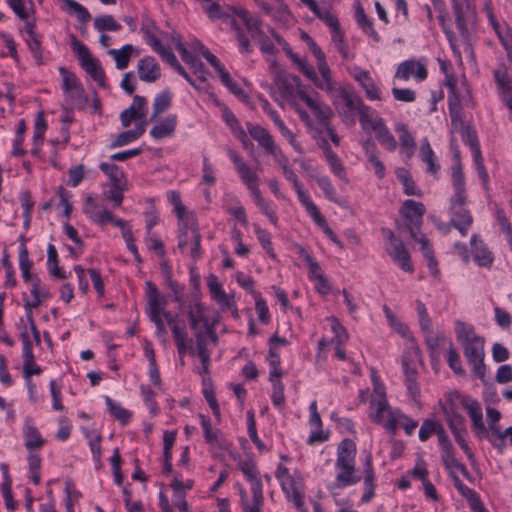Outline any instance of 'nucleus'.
<instances>
[{
    "mask_svg": "<svg viewBox=\"0 0 512 512\" xmlns=\"http://www.w3.org/2000/svg\"><path fill=\"white\" fill-rule=\"evenodd\" d=\"M199 418L206 443L210 445L216 444L218 442L221 431L219 429L212 428L211 420L208 416L199 414Z\"/></svg>",
    "mask_w": 512,
    "mask_h": 512,
    "instance_id": "51",
    "label": "nucleus"
},
{
    "mask_svg": "<svg viewBox=\"0 0 512 512\" xmlns=\"http://www.w3.org/2000/svg\"><path fill=\"white\" fill-rule=\"evenodd\" d=\"M133 51V45L126 44L121 49H111L108 53L113 56L117 69L123 70L127 68Z\"/></svg>",
    "mask_w": 512,
    "mask_h": 512,
    "instance_id": "47",
    "label": "nucleus"
},
{
    "mask_svg": "<svg viewBox=\"0 0 512 512\" xmlns=\"http://www.w3.org/2000/svg\"><path fill=\"white\" fill-rule=\"evenodd\" d=\"M69 98L71 105L82 108L87 103V96L82 85L73 87V89L64 92Z\"/></svg>",
    "mask_w": 512,
    "mask_h": 512,
    "instance_id": "63",
    "label": "nucleus"
},
{
    "mask_svg": "<svg viewBox=\"0 0 512 512\" xmlns=\"http://www.w3.org/2000/svg\"><path fill=\"white\" fill-rule=\"evenodd\" d=\"M238 466L247 481L251 483V492L253 502H260L264 500L263 496V484L259 477V470L256 463L252 459L240 460Z\"/></svg>",
    "mask_w": 512,
    "mask_h": 512,
    "instance_id": "18",
    "label": "nucleus"
},
{
    "mask_svg": "<svg viewBox=\"0 0 512 512\" xmlns=\"http://www.w3.org/2000/svg\"><path fill=\"white\" fill-rule=\"evenodd\" d=\"M247 130L252 139L258 143V146L261 147L267 155L274 158L275 162L282 168V171L290 168L287 156L275 143L274 137L266 128L258 124L247 123Z\"/></svg>",
    "mask_w": 512,
    "mask_h": 512,
    "instance_id": "7",
    "label": "nucleus"
},
{
    "mask_svg": "<svg viewBox=\"0 0 512 512\" xmlns=\"http://www.w3.org/2000/svg\"><path fill=\"white\" fill-rule=\"evenodd\" d=\"M455 333L466 362L472 368L473 375L484 381L486 377V365L484 363L485 338L476 333L473 325L460 320L455 322Z\"/></svg>",
    "mask_w": 512,
    "mask_h": 512,
    "instance_id": "2",
    "label": "nucleus"
},
{
    "mask_svg": "<svg viewBox=\"0 0 512 512\" xmlns=\"http://www.w3.org/2000/svg\"><path fill=\"white\" fill-rule=\"evenodd\" d=\"M356 443L350 439H343L337 447V458L335 467L337 475L335 482L328 486V489H343L348 486H352L360 482V475L356 474Z\"/></svg>",
    "mask_w": 512,
    "mask_h": 512,
    "instance_id": "4",
    "label": "nucleus"
},
{
    "mask_svg": "<svg viewBox=\"0 0 512 512\" xmlns=\"http://www.w3.org/2000/svg\"><path fill=\"white\" fill-rule=\"evenodd\" d=\"M461 404L469 414L475 433L477 435L485 434L486 428L483 423V413L480 403L475 399L464 396L461 399Z\"/></svg>",
    "mask_w": 512,
    "mask_h": 512,
    "instance_id": "24",
    "label": "nucleus"
},
{
    "mask_svg": "<svg viewBox=\"0 0 512 512\" xmlns=\"http://www.w3.org/2000/svg\"><path fill=\"white\" fill-rule=\"evenodd\" d=\"M310 51L313 53L317 60V66L320 75L322 76V80H316L315 85L328 93H331L335 89V83L332 80L331 70L326 62L325 53L318 46V44L314 41L313 38H309V43L307 44Z\"/></svg>",
    "mask_w": 512,
    "mask_h": 512,
    "instance_id": "16",
    "label": "nucleus"
},
{
    "mask_svg": "<svg viewBox=\"0 0 512 512\" xmlns=\"http://www.w3.org/2000/svg\"><path fill=\"white\" fill-rule=\"evenodd\" d=\"M447 364L456 375H465V370L462 367L460 355L451 341H449V348L447 351Z\"/></svg>",
    "mask_w": 512,
    "mask_h": 512,
    "instance_id": "56",
    "label": "nucleus"
},
{
    "mask_svg": "<svg viewBox=\"0 0 512 512\" xmlns=\"http://www.w3.org/2000/svg\"><path fill=\"white\" fill-rule=\"evenodd\" d=\"M314 209H307V213L311 216L313 221L323 229V232L328 236V238L338 245L340 248L343 247L342 242L339 240L338 236L334 233V231L329 227L325 217L319 211L318 207L314 204Z\"/></svg>",
    "mask_w": 512,
    "mask_h": 512,
    "instance_id": "39",
    "label": "nucleus"
},
{
    "mask_svg": "<svg viewBox=\"0 0 512 512\" xmlns=\"http://www.w3.org/2000/svg\"><path fill=\"white\" fill-rule=\"evenodd\" d=\"M266 360L270 367L269 377H283L284 371L281 368V357L275 346L269 347Z\"/></svg>",
    "mask_w": 512,
    "mask_h": 512,
    "instance_id": "52",
    "label": "nucleus"
},
{
    "mask_svg": "<svg viewBox=\"0 0 512 512\" xmlns=\"http://www.w3.org/2000/svg\"><path fill=\"white\" fill-rule=\"evenodd\" d=\"M273 83L276 86L280 97L290 103L294 102L296 97L299 98L300 92H305L300 87V78L291 75L285 71H277L273 78Z\"/></svg>",
    "mask_w": 512,
    "mask_h": 512,
    "instance_id": "14",
    "label": "nucleus"
},
{
    "mask_svg": "<svg viewBox=\"0 0 512 512\" xmlns=\"http://www.w3.org/2000/svg\"><path fill=\"white\" fill-rule=\"evenodd\" d=\"M158 299L160 302L164 301L163 311H159V317L161 319L166 320L167 324L170 326L174 341L176 343L178 354L183 357L186 355L188 350L187 340H188V332L186 326L181 324L176 320V317L167 310L168 300L167 298L158 290L157 286L152 281L146 282V300L147 305L146 308H150V303L152 299Z\"/></svg>",
    "mask_w": 512,
    "mask_h": 512,
    "instance_id": "5",
    "label": "nucleus"
},
{
    "mask_svg": "<svg viewBox=\"0 0 512 512\" xmlns=\"http://www.w3.org/2000/svg\"><path fill=\"white\" fill-rule=\"evenodd\" d=\"M420 158L427 164V172L437 175L440 170V165L436 162L434 151L432 150L427 138L422 141L420 148Z\"/></svg>",
    "mask_w": 512,
    "mask_h": 512,
    "instance_id": "38",
    "label": "nucleus"
},
{
    "mask_svg": "<svg viewBox=\"0 0 512 512\" xmlns=\"http://www.w3.org/2000/svg\"><path fill=\"white\" fill-rule=\"evenodd\" d=\"M261 108L271 118V120L274 122L275 126L281 133V135L288 140V142L294 148V150L301 153L302 147L300 143L296 140L294 134L290 131V129L285 125L284 121L281 119L278 112L272 108L268 100H261Z\"/></svg>",
    "mask_w": 512,
    "mask_h": 512,
    "instance_id": "20",
    "label": "nucleus"
},
{
    "mask_svg": "<svg viewBox=\"0 0 512 512\" xmlns=\"http://www.w3.org/2000/svg\"><path fill=\"white\" fill-rule=\"evenodd\" d=\"M333 105L338 111L343 122L347 124H355L354 112H358L364 104L363 100L354 92L340 87L338 90L334 89Z\"/></svg>",
    "mask_w": 512,
    "mask_h": 512,
    "instance_id": "11",
    "label": "nucleus"
},
{
    "mask_svg": "<svg viewBox=\"0 0 512 512\" xmlns=\"http://www.w3.org/2000/svg\"><path fill=\"white\" fill-rule=\"evenodd\" d=\"M247 430L251 441L256 446L258 451L260 453L268 451L267 446L264 444V442L259 438L257 434L255 417L253 411L251 410L247 412Z\"/></svg>",
    "mask_w": 512,
    "mask_h": 512,
    "instance_id": "53",
    "label": "nucleus"
},
{
    "mask_svg": "<svg viewBox=\"0 0 512 512\" xmlns=\"http://www.w3.org/2000/svg\"><path fill=\"white\" fill-rule=\"evenodd\" d=\"M24 446L29 452L40 450L46 443L31 417H26L23 425Z\"/></svg>",
    "mask_w": 512,
    "mask_h": 512,
    "instance_id": "22",
    "label": "nucleus"
},
{
    "mask_svg": "<svg viewBox=\"0 0 512 512\" xmlns=\"http://www.w3.org/2000/svg\"><path fill=\"white\" fill-rule=\"evenodd\" d=\"M29 477L35 485L41 480V457L38 453L30 452L28 457Z\"/></svg>",
    "mask_w": 512,
    "mask_h": 512,
    "instance_id": "58",
    "label": "nucleus"
},
{
    "mask_svg": "<svg viewBox=\"0 0 512 512\" xmlns=\"http://www.w3.org/2000/svg\"><path fill=\"white\" fill-rule=\"evenodd\" d=\"M70 37L72 50L77 55L81 67L95 82H97L100 87L105 88L106 77L99 60L94 58L87 46L77 40L74 35H71Z\"/></svg>",
    "mask_w": 512,
    "mask_h": 512,
    "instance_id": "10",
    "label": "nucleus"
},
{
    "mask_svg": "<svg viewBox=\"0 0 512 512\" xmlns=\"http://www.w3.org/2000/svg\"><path fill=\"white\" fill-rule=\"evenodd\" d=\"M297 254L303 258L309 268V278L311 280L319 279V275H324L322 269L314 257L301 245H297Z\"/></svg>",
    "mask_w": 512,
    "mask_h": 512,
    "instance_id": "45",
    "label": "nucleus"
},
{
    "mask_svg": "<svg viewBox=\"0 0 512 512\" xmlns=\"http://www.w3.org/2000/svg\"><path fill=\"white\" fill-rule=\"evenodd\" d=\"M396 176L403 185V191L408 196H421L422 192L417 187L415 181L410 175L409 171L405 168H398L396 170Z\"/></svg>",
    "mask_w": 512,
    "mask_h": 512,
    "instance_id": "40",
    "label": "nucleus"
},
{
    "mask_svg": "<svg viewBox=\"0 0 512 512\" xmlns=\"http://www.w3.org/2000/svg\"><path fill=\"white\" fill-rule=\"evenodd\" d=\"M373 131L375 132L377 141L384 149L390 152L396 149V139L386 126L383 118L376 117V122L373 123Z\"/></svg>",
    "mask_w": 512,
    "mask_h": 512,
    "instance_id": "28",
    "label": "nucleus"
},
{
    "mask_svg": "<svg viewBox=\"0 0 512 512\" xmlns=\"http://www.w3.org/2000/svg\"><path fill=\"white\" fill-rule=\"evenodd\" d=\"M254 232H255V234L257 236V239H258L260 245L262 246V248L266 251V253L272 259H275L276 258V254H275L274 249L272 247L270 233L266 229H263V228H261L260 226H258L256 224H254Z\"/></svg>",
    "mask_w": 512,
    "mask_h": 512,
    "instance_id": "59",
    "label": "nucleus"
},
{
    "mask_svg": "<svg viewBox=\"0 0 512 512\" xmlns=\"http://www.w3.org/2000/svg\"><path fill=\"white\" fill-rule=\"evenodd\" d=\"M450 148L453 150V158H454V164L451 168L452 184L457 185V187H461L462 183H466V182H465V175L463 172V166L461 163V152L459 150L457 139L454 136H452L450 138Z\"/></svg>",
    "mask_w": 512,
    "mask_h": 512,
    "instance_id": "29",
    "label": "nucleus"
},
{
    "mask_svg": "<svg viewBox=\"0 0 512 512\" xmlns=\"http://www.w3.org/2000/svg\"><path fill=\"white\" fill-rule=\"evenodd\" d=\"M177 125V116L169 115L150 130V136L154 139H163L174 134Z\"/></svg>",
    "mask_w": 512,
    "mask_h": 512,
    "instance_id": "32",
    "label": "nucleus"
},
{
    "mask_svg": "<svg viewBox=\"0 0 512 512\" xmlns=\"http://www.w3.org/2000/svg\"><path fill=\"white\" fill-rule=\"evenodd\" d=\"M172 103L171 93L169 91H163L156 95L153 102V112L151 119L156 118L161 113L165 112Z\"/></svg>",
    "mask_w": 512,
    "mask_h": 512,
    "instance_id": "54",
    "label": "nucleus"
},
{
    "mask_svg": "<svg viewBox=\"0 0 512 512\" xmlns=\"http://www.w3.org/2000/svg\"><path fill=\"white\" fill-rule=\"evenodd\" d=\"M105 403L108 412L121 424L125 425L130 421L132 414L128 409L113 401L109 396L105 397Z\"/></svg>",
    "mask_w": 512,
    "mask_h": 512,
    "instance_id": "43",
    "label": "nucleus"
},
{
    "mask_svg": "<svg viewBox=\"0 0 512 512\" xmlns=\"http://www.w3.org/2000/svg\"><path fill=\"white\" fill-rule=\"evenodd\" d=\"M25 43L37 66L44 64L42 35L36 31V21H26L24 26Z\"/></svg>",
    "mask_w": 512,
    "mask_h": 512,
    "instance_id": "19",
    "label": "nucleus"
},
{
    "mask_svg": "<svg viewBox=\"0 0 512 512\" xmlns=\"http://www.w3.org/2000/svg\"><path fill=\"white\" fill-rule=\"evenodd\" d=\"M441 459L447 469L454 467L458 469L465 478L470 479V473L467 467L464 464L458 462L455 458L454 448L449 450H442Z\"/></svg>",
    "mask_w": 512,
    "mask_h": 512,
    "instance_id": "50",
    "label": "nucleus"
},
{
    "mask_svg": "<svg viewBox=\"0 0 512 512\" xmlns=\"http://www.w3.org/2000/svg\"><path fill=\"white\" fill-rule=\"evenodd\" d=\"M30 293L32 296L31 300H28V303H31L30 306H41V304L51 298V293L49 288L42 283L41 279H34V282L30 284Z\"/></svg>",
    "mask_w": 512,
    "mask_h": 512,
    "instance_id": "35",
    "label": "nucleus"
},
{
    "mask_svg": "<svg viewBox=\"0 0 512 512\" xmlns=\"http://www.w3.org/2000/svg\"><path fill=\"white\" fill-rule=\"evenodd\" d=\"M315 180H316V183L318 184V186L323 191L325 197L332 202H337V199H336L337 192H336V189L333 186L330 178L326 175H323V176L316 177Z\"/></svg>",
    "mask_w": 512,
    "mask_h": 512,
    "instance_id": "64",
    "label": "nucleus"
},
{
    "mask_svg": "<svg viewBox=\"0 0 512 512\" xmlns=\"http://www.w3.org/2000/svg\"><path fill=\"white\" fill-rule=\"evenodd\" d=\"M473 259L480 267L490 268L494 261V255L487 245L477 234H473L470 239Z\"/></svg>",
    "mask_w": 512,
    "mask_h": 512,
    "instance_id": "23",
    "label": "nucleus"
},
{
    "mask_svg": "<svg viewBox=\"0 0 512 512\" xmlns=\"http://www.w3.org/2000/svg\"><path fill=\"white\" fill-rule=\"evenodd\" d=\"M325 158L331 168V171L337 177H339L341 180H344L346 183H348L349 180L347 178V174L345 172L344 165L341 162L338 155L333 151V152L329 153L328 155H326Z\"/></svg>",
    "mask_w": 512,
    "mask_h": 512,
    "instance_id": "60",
    "label": "nucleus"
},
{
    "mask_svg": "<svg viewBox=\"0 0 512 512\" xmlns=\"http://www.w3.org/2000/svg\"><path fill=\"white\" fill-rule=\"evenodd\" d=\"M188 319L190 328L192 330L198 329V325L202 323L207 326L209 321L205 316L204 306L201 303H195L188 312Z\"/></svg>",
    "mask_w": 512,
    "mask_h": 512,
    "instance_id": "49",
    "label": "nucleus"
},
{
    "mask_svg": "<svg viewBox=\"0 0 512 512\" xmlns=\"http://www.w3.org/2000/svg\"><path fill=\"white\" fill-rule=\"evenodd\" d=\"M466 183L461 187L452 184L454 195L450 199V225L456 228L462 236H466L473 223V217L470 211L465 208L467 203Z\"/></svg>",
    "mask_w": 512,
    "mask_h": 512,
    "instance_id": "6",
    "label": "nucleus"
},
{
    "mask_svg": "<svg viewBox=\"0 0 512 512\" xmlns=\"http://www.w3.org/2000/svg\"><path fill=\"white\" fill-rule=\"evenodd\" d=\"M236 14L242 24L233 19L231 28L235 33L238 50L241 54L249 55L253 52L250 37L257 40L259 49L263 54L276 55L278 53V49L263 31V22L259 16H253L245 9H240Z\"/></svg>",
    "mask_w": 512,
    "mask_h": 512,
    "instance_id": "1",
    "label": "nucleus"
},
{
    "mask_svg": "<svg viewBox=\"0 0 512 512\" xmlns=\"http://www.w3.org/2000/svg\"><path fill=\"white\" fill-rule=\"evenodd\" d=\"M354 17L357 25L365 34L369 35L375 42H380V35L374 29L372 20L368 18L364 8L361 6L359 2L356 6Z\"/></svg>",
    "mask_w": 512,
    "mask_h": 512,
    "instance_id": "33",
    "label": "nucleus"
},
{
    "mask_svg": "<svg viewBox=\"0 0 512 512\" xmlns=\"http://www.w3.org/2000/svg\"><path fill=\"white\" fill-rule=\"evenodd\" d=\"M282 377H269V382L272 385L271 401L272 404L279 410L285 407L284 384L281 381Z\"/></svg>",
    "mask_w": 512,
    "mask_h": 512,
    "instance_id": "42",
    "label": "nucleus"
},
{
    "mask_svg": "<svg viewBox=\"0 0 512 512\" xmlns=\"http://www.w3.org/2000/svg\"><path fill=\"white\" fill-rule=\"evenodd\" d=\"M221 112H222V118H223L224 122L230 128L232 133L234 135L241 134L243 136L244 129L241 126L238 119L236 118L235 114L230 110V108L228 106L223 107V110Z\"/></svg>",
    "mask_w": 512,
    "mask_h": 512,
    "instance_id": "62",
    "label": "nucleus"
},
{
    "mask_svg": "<svg viewBox=\"0 0 512 512\" xmlns=\"http://www.w3.org/2000/svg\"><path fill=\"white\" fill-rule=\"evenodd\" d=\"M457 491L467 500L472 512H479L485 508L480 495L467 485L463 484L461 487H458Z\"/></svg>",
    "mask_w": 512,
    "mask_h": 512,
    "instance_id": "46",
    "label": "nucleus"
},
{
    "mask_svg": "<svg viewBox=\"0 0 512 512\" xmlns=\"http://www.w3.org/2000/svg\"><path fill=\"white\" fill-rule=\"evenodd\" d=\"M20 324L23 325V330L20 334L22 341L23 376L25 379H31V376L41 374L42 368L35 363L32 341L30 340L23 319L20 320Z\"/></svg>",
    "mask_w": 512,
    "mask_h": 512,
    "instance_id": "17",
    "label": "nucleus"
},
{
    "mask_svg": "<svg viewBox=\"0 0 512 512\" xmlns=\"http://www.w3.org/2000/svg\"><path fill=\"white\" fill-rule=\"evenodd\" d=\"M371 406L375 408V413L371 417L372 421L395 436L397 434V418L395 411L389 407L387 399L372 400Z\"/></svg>",
    "mask_w": 512,
    "mask_h": 512,
    "instance_id": "15",
    "label": "nucleus"
},
{
    "mask_svg": "<svg viewBox=\"0 0 512 512\" xmlns=\"http://www.w3.org/2000/svg\"><path fill=\"white\" fill-rule=\"evenodd\" d=\"M284 177L290 181L297 193L298 200L300 203L305 207V209H314V202L310 198V196L304 191L302 183L298 180L297 175L295 174L294 170L291 168L285 169L283 171Z\"/></svg>",
    "mask_w": 512,
    "mask_h": 512,
    "instance_id": "31",
    "label": "nucleus"
},
{
    "mask_svg": "<svg viewBox=\"0 0 512 512\" xmlns=\"http://www.w3.org/2000/svg\"><path fill=\"white\" fill-rule=\"evenodd\" d=\"M454 14H455V24L458 32L464 40H468L469 31L466 24V15L470 12L471 8L462 7L454 1V6H452Z\"/></svg>",
    "mask_w": 512,
    "mask_h": 512,
    "instance_id": "44",
    "label": "nucleus"
},
{
    "mask_svg": "<svg viewBox=\"0 0 512 512\" xmlns=\"http://www.w3.org/2000/svg\"><path fill=\"white\" fill-rule=\"evenodd\" d=\"M63 3L65 4L67 11L69 13H74L83 25H86V23L91 20L90 12L87 10L86 7L79 4L77 1L63 0Z\"/></svg>",
    "mask_w": 512,
    "mask_h": 512,
    "instance_id": "55",
    "label": "nucleus"
},
{
    "mask_svg": "<svg viewBox=\"0 0 512 512\" xmlns=\"http://www.w3.org/2000/svg\"><path fill=\"white\" fill-rule=\"evenodd\" d=\"M99 168L109 177L113 187L125 185L124 173L118 165L114 163L101 162Z\"/></svg>",
    "mask_w": 512,
    "mask_h": 512,
    "instance_id": "41",
    "label": "nucleus"
},
{
    "mask_svg": "<svg viewBox=\"0 0 512 512\" xmlns=\"http://www.w3.org/2000/svg\"><path fill=\"white\" fill-rule=\"evenodd\" d=\"M47 269L52 277L66 279V272L59 266L58 253L53 244L47 246Z\"/></svg>",
    "mask_w": 512,
    "mask_h": 512,
    "instance_id": "36",
    "label": "nucleus"
},
{
    "mask_svg": "<svg viewBox=\"0 0 512 512\" xmlns=\"http://www.w3.org/2000/svg\"><path fill=\"white\" fill-rule=\"evenodd\" d=\"M163 306L164 301L160 302L158 299L154 298L150 303V308H145V312L149 320L155 325L156 336L165 341L168 331L163 319L159 317V311H163Z\"/></svg>",
    "mask_w": 512,
    "mask_h": 512,
    "instance_id": "27",
    "label": "nucleus"
},
{
    "mask_svg": "<svg viewBox=\"0 0 512 512\" xmlns=\"http://www.w3.org/2000/svg\"><path fill=\"white\" fill-rule=\"evenodd\" d=\"M227 155L233 163L241 182L250 191L256 206L268 217L269 221L276 226L278 216L272 205L262 196L259 189V175L257 172L245 162L244 158L237 151L228 148Z\"/></svg>",
    "mask_w": 512,
    "mask_h": 512,
    "instance_id": "3",
    "label": "nucleus"
},
{
    "mask_svg": "<svg viewBox=\"0 0 512 512\" xmlns=\"http://www.w3.org/2000/svg\"><path fill=\"white\" fill-rule=\"evenodd\" d=\"M353 78L365 91V95L368 100H381V90L378 84L372 78L369 71L356 69L355 73L353 74Z\"/></svg>",
    "mask_w": 512,
    "mask_h": 512,
    "instance_id": "25",
    "label": "nucleus"
},
{
    "mask_svg": "<svg viewBox=\"0 0 512 512\" xmlns=\"http://www.w3.org/2000/svg\"><path fill=\"white\" fill-rule=\"evenodd\" d=\"M453 125L458 128L463 143L468 145L470 150L480 147L477 131L471 125H466L462 119Z\"/></svg>",
    "mask_w": 512,
    "mask_h": 512,
    "instance_id": "37",
    "label": "nucleus"
},
{
    "mask_svg": "<svg viewBox=\"0 0 512 512\" xmlns=\"http://www.w3.org/2000/svg\"><path fill=\"white\" fill-rule=\"evenodd\" d=\"M448 108L452 124H456L461 118L462 107L460 98L455 91H450L448 94Z\"/></svg>",
    "mask_w": 512,
    "mask_h": 512,
    "instance_id": "61",
    "label": "nucleus"
},
{
    "mask_svg": "<svg viewBox=\"0 0 512 512\" xmlns=\"http://www.w3.org/2000/svg\"><path fill=\"white\" fill-rule=\"evenodd\" d=\"M382 231L390 243V247L387 248L389 256L403 271L413 273L414 267L411 256L405 248L403 241L397 238L390 229H382Z\"/></svg>",
    "mask_w": 512,
    "mask_h": 512,
    "instance_id": "13",
    "label": "nucleus"
},
{
    "mask_svg": "<svg viewBox=\"0 0 512 512\" xmlns=\"http://www.w3.org/2000/svg\"><path fill=\"white\" fill-rule=\"evenodd\" d=\"M138 76L141 81L152 83L161 77V68L156 59L146 56L138 61Z\"/></svg>",
    "mask_w": 512,
    "mask_h": 512,
    "instance_id": "26",
    "label": "nucleus"
},
{
    "mask_svg": "<svg viewBox=\"0 0 512 512\" xmlns=\"http://www.w3.org/2000/svg\"><path fill=\"white\" fill-rule=\"evenodd\" d=\"M493 78L496 84L497 94L500 98L512 93V77L509 75L505 65H501L493 71Z\"/></svg>",
    "mask_w": 512,
    "mask_h": 512,
    "instance_id": "30",
    "label": "nucleus"
},
{
    "mask_svg": "<svg viewBox=\"0 0 512 512\" xmlns=\"http://www.w3.org/2000/svg\"><path fill=\"white\" fill-rule=\"evenodd\" d=\"M141 32L145 35L147 43L151 47L159 46V42H160V40L158 38L159 29L156 26L155 22L147 16L143 17L142 25H141Z\"/></svg>",
    "mask_w": 512,
    "mask_h": 512,
    "instance_id": "48",
    "label": "nucleus"
},
{
    "mask_svg": "<svg viewBox=\"0 0 512 512\" xmlns=\"http://www.w3.org/2000/svg\"><path fill=\"white\" fill-rule=\"evenodd\" d=\"M425 206L421 202L407 199L400 207L399 213L405 220V226L413 240H417V234H420L425 214Z\"/></svg>",
    "mask_w": 512,
    "mask_h": 512,
    "instance_id": "12",
    "label": "nucleus"
},
{
    "mask_svg": "<svg viewBox=\"0 0 512 512\" xmlns=\"http://www.w3.org/2000/svg\"><path fill=\"white\" fill-rule=\"evenodd\" d=\"M94 28L99 32L119 31L121 25L114 19L112 15H101L94 19Z\"/></svg>",
    "mask_w": 512,
    "mask_h": 512,
    "instance_id": "57",
    "label": "nucleus"
},
{
    "mask_svg": "<svg viewBox=\"0 0 512 512\" xmlns=\"http://www.w3.org/2000/svg\"><path fill=\"white\" fill-rule=\"evenodd\" d=\"M427 75L428 71L425 65L415 60H406L398 65L394 78L407 81L414 77L416 81L420 82L425 80Z\"/></svg>",
    "mask_w": 512,
    "mask_h": 512,
    "instance_id": "21",
    "label": "nucleus"
},
{
    "mask_svg": "<svg viewBox=\"0 0 512 512\" xmlns=\"http://www.w3.org/2000/svg\"><path fill=\"white\" fill-rule=\"evenodd\" d=\"M186 226L189 227L190 232L192 234V247L190 256L193 260H197L202 255L201 249V239L202 236L200 234L199 226L197 220L194 215H189L186 217Z\"/></svg>",
    "mask_w": 512,
    "mask_h": 512,
    "instance_id": "34",
    "label": "nucleus"
},
{
    "mask_svg": "<svg viewBox=\"0 0 512 512\" xmlns=\"http://www.w3.org/2000/svg\"><path fill=\"white\" fill-rule=\"evenodd\" d=\"M70 37L72 50L77 55L81 67L95 82H97L100 87L105 88L106 77L99 60L94 58L87 46L77 40L74 35H71Z\"/></svg>",
    "mask_w": 512,
    "mask_h": 512,
    "instance_id": "9",
    "label": "nucleus"
},
{
    "mask_svg": "<svg viewBox=\"0 0 512 512\" xmlns=\"http://www.w3.org/2000/svg\"><path fill=\"white\" fill-rule=\"evenodd\" d=\"M299 99L311 109L317 123L326 129L329 139L336 147H338L340 145V137L330 122L333 115L332 109L319 100L318 97L314 98L306 92H300Z\"/></svg>",
    "mask_w": 512,
    "mask_h": 512,
    "instance_id": "8",
    "label": "nucleus"
}]
</instances>
